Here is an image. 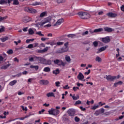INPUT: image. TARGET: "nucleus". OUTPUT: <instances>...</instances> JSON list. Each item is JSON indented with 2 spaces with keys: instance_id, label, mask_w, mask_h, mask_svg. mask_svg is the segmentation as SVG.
Masks as SVG:
<instances>
[{
  "instance_id": "1",
  "label": "nucleus",
  "mask_w": 124,
  "mask_h": 124,
  "mask_svg": "<svg viewBox=\"0 0 124 124\" xmlns=\"http://www.w3.org/2000/svg\"><path fill=\"white\" fill-rule=\"evenodd\" d=\"M81 19H89L91 17V15L89 13L84 12H79L78 13Z\"/></svg>"
},
{
  "instance_id": "2",
  "label": "nucleus",
  "mask_w": 124,
  "mask_h": 124,
  "mask_svg": "<svg viewBox=\"0 0 124 124\" xmlns=\"http://www.w3.org/2000/svg\"><path fill=\"white\" fill-rule=\"evenodd\" d=\"M52 20V17L48 16L47 17L45 18L40 23V26H41V27H43L44 25H45V24H47V23H50L51 22V20Z\"/></svg>"
},
{
  "instance_id": "3",
  "label": "nucleus",
  "mask_w": 124,
  "mask_h": 124,
  "mask_svg": "<svg viewBox=\"0 0 124 124\" xmlns=\"http://www.w3.org/2000/svg\"><path fill=\"white\" fill-rule=\"evenodd\" d=\"M24 10L25 12H29V13H36V10L28 7H25Z\"/></svg>"
},
{
  "instance_id": "4",
  "label": "nucleus",
  "mask_w": 124,
  "mask_h": 124,
  "mask_svg": "<svg viewBox=\"0 0 124 124\" xmlns=\"http://www.w3.org/2000/svg\"><path fill=\"white\" fill-rule=\"evenodd\" d=\"M105 112V109L103 108H101L99 110H96L94 113L95 116H99V115H101V114H103Z\"/></svg>"
},
{
  "instance_id": "5",
  "label": "nucleus",
  "mask_w": 124,
  "mask_h": 124,
  "mask_svg": "<svg viewBox=\"0 0 124 124\" xmlns=\"http://www.w3.org/2000/svg\"><path fill=\"white\" fill-rule=\"evenodd\" d=\"M67 113H68L69 116L73 117V116H74V115H75L76 111H75V109H69L68 110Z\"/></svg>"
},
{
  "instance_id": "6",
  "label": "nucleus",
  "mask_w": 124,
  "mask_h": 124,
  "mask_svg": "<svg viewBox=\"0 0 124 124\" xmlns=\"http://www.w3.org/2000/svg\"><path fill=\"white\" fill-rule=\"evenodd\" d=\"M117 77L116 76L112 77V76L108 75L106 77V79L108 81H109L110 82H112V81H114V80L116 79Z\"/></svg>"
},
{
  "instance_id": "7",
  "label": "nucleus",
  "mask_w": 124,
  "mask_h": 124,
  "mask_svg": "<svg viewBox=\"0 0 124 124\" xmlns=\"http://www.w3.org/2000/svg\"><path fill=\"white\" fill-rule=\"evenodd\" d=\"M62 23H63V19L62 18L59 19L57 22H56V24L54 25V27H58V26H60Z\"/></svg>"
},
{
  "instance_id": "8",
  "label": "nucleus",
  "mask_w": 124,
  "mask_h": 124,
  "mask_svg": "<svg viewBox=\"0 0 124 124\" xmlns=\"http://www.w3.org/2000/svg\"><path fill=\"white\" fill-rule=\"evenodd\" d=\"M110 37L109 36L106 37L105 38H103L102 39V41L104 42V43H108L109 41H110Z\"/></svg>"
},
{
  "instance_id": "9",
  "label": "nucleus",
  "mask_w": 124,
  "mask_h": 124,
  "mask_svg": "<svg viewBox=\"0 0 124 124\" xmlns=\"http://www.w3.org/2000/svg\"><path fill=\"white\" fill-rule=\"evenodd\" d=\"M40 85H44V86H46L49 84V81L47 80H40Z\"/></svg>"
},
{
  "instance_id": "10",
  "label": "nucleus",
  "mask_w": 124,
  "mask_h": 124,
  "mask_svg": "<svg viewBox=\"0 0 124 124\" xmlns=\"http://www.w3.org/2000/svg\"><path fill=\"white\" fill-rule=\"evenodd\" d=\"M48 50H49V47H46V48H45L44 49H39L37 51L38 53H41V54H43V53H45V52H47V51H48Z\"/></svg>"
},
{
  "instance_id": "11",
  "label": "nucleus",
  "mask_w": 124,
  "mask_h": 124,
  "mask_svg": "<svg viewBox=\"0 0 124 124\" xmlns=\"http://www.w3.org/2000/svg\"><path fill=\"white\" fill-rule=\"evenodd\" d=\"M31 20V18L29 17L28 16H26L23 18V21L24 23H28V22H30Z\"/></svg>"
},
{
  "instance_id": "12",
  "label": "nucleus",
  "mask_w": 124,
  "mask_h": 124,
  "mask_svg": "<svg viewBox=\"0 0 124 124\" xmlns=\"http://www.w3.org/2000/svg\"><path fill=\"white\" fill-rule=\"evenodd\" d=\"M107 15L111 18H114V17H117V14L112 12L107 14Z\"/></svg>"
},
{
  "instance_id": "13",
  "label": "nucleus",
  "mask_w": 124,
  "mask_h": 124,
  "mask_svg": "<svg viewBox=\"0 0 124 124\" xmlns=\"http://www.w3.org/2000/svg\"><path fill=\"white\" fill-rule=\"evenodd\" d=\"M105 31H107L108 32H112L113 31V29L107 27L104 28Z\"/></svg>"
},
{
  "instance_id": "14",
  "label": "nucleus",
  "mask_w": 124,
  "mask_h": 124,
  "mask_svg": "<svg viewBox=\"0 0 124 124\" xmlns=\"http://www.w3.org/2000/svg\"><path fill=\"white\" fill-rule=\"evenodd\" d=\"M77 78L78 80H83V79H84V75H83V74H82V73L79 72V74L78 75Z\"/></svg>"
},
{
  "instance_id": "15",
  "label": "nucleus",
  "mask_w": 124,
  "mask_h": 124,
  "mask_svg": "<svg viewBox=\"0 0 124 124\" xmlns=\"http://www.w3.org/2000/svg\"><path fill=\"white\" fill-rule=\"evenodd\" d=\"M44 64H46V65H51V64H52V61H51L50 60H46L44 61Z\"/></svg>"
},
{
  "instance_id": "16",
  "label": "nucleus",
  "mask_w": 124,
  "mask_h": 124,
  "mask_svg": "<svg viewBox=\"0 0 124 124\" xmlns=\"http://www.w3.org/2000/svg\"><path fill=\"white\" fill-rule=\"evenodd\" d=\"M53 116H58L60 114V110L53 108Z\"/></svg>"
},
{
  "instance_id": "17",
  "label": "nucleus",
  "mask_w": 124,
  "mask_h": 124,
  "mask_svg": "<svg viewBox=\"0 0 124 124\" xmlns=\"http://www.w3.org/2000/svg\"><path fill=\"white\" fill-rule=\"evenodd\" d=\"M107 49V47L106 46H103L101 47L97 52V54H99V53H100V52H103V51H105Z\"/></svg>"
},
{
  "instance_id": "18",
  "label": "nucleus",
  "mask_w": 124,
  "mask_h": 124,
  "mask_svg": "<svg viewBox=\"0 0 124 124\" xmlns=\"http://www.w3.org/2000/svg\"><path fill=\"white\" fill-rule=\"evenodd\" d=\"M10 65H11V64L8 63L6 65L2 66L1 67V69H4V70L7 69V68H8V67H9V66H10Z\"/></svg>"
},
{
  "instance_id": "19",
  "label": "nucleus",
  "mask_w": 124,
  "mask_h": 124,
  "mask_svg": "<svg viewBox=\"0 0 124 124\" xmlns=\"http://www.w3.org/2000/svg\"><path fill=\"white\" fill-rule=\"evenodd\" d=\"M62 50V53H66L68 51V47H64L61 48Z\"/></svg>"
},
{
  "instance_id": "20",
  "label": "nucleus",
  "mask_w": 124,
  "mask_h": 124,
  "mask_svg": "<svg viewBox=\"0 0 124 124\" xmlns=\"http://www.w3.org/2000/svg\"><path fill=\"white\" fill-rule=\"evenodd\" d=\"M101 31H103V29L102 28H99L97 29H95L93 31V32L96 33V32H100Z\"/></svg>"
},
{
  "instance_id": "21",
  "label": "nucleus",
  "mask_w": 124,
  "mask_h": 124,
  "mask_svg": "<svg viewBox=\"0 0 124 124\" xmlns=\"http://www.w3.org/2000/svg\"><path fill=\"white\" fill-rule=\"evenodd\" d=\"M52 73L55 75H57V74H60V69L59 68H57L56 69V70L53 71Z\"/></svg>"
},
{
  "instance_id": "22",
  "label": "nucleus",
  "mask_w": 124,
  "mask_h": 124,
  "mask_svg": "<svg viewBox=\"0 0 124 124\" xmlns=\"http://www.w3.org/2000/svg\"><path fill=\"white\" fill-rule=\"evenodd\" d=\"M46 96L47 97H50L53 96V97H55V94H54L53 93H49L46 94Z\"/></svg>"
},
{
  "instance_id": "23",
  "label": "nucleus",
  "mask_w": 124,
  "mask_h": 124,
  "mask_svg": "<svg viewBox=\"0 0 124 124\" xmlns=\"http://www.w3.org/2000/svg\"><path fill=\"white\" fill-rule=\"evenodd\" d=\"M30 68H34L36 71L38 70V69L39 68V66L38 65H31L30 66Z\"/></svg>"
},
{
  "instance_id": "24",
  "label": "nucleus",
  "mask_w": 124,
  "mask_h": 124,
  "mask_svg": "<svg viewBox=\"0 0 124 124\" xmlns=\"http://www.w3.org/2000/svg\"><path fill=\"white\" fill-rule=\"evenodd\" d=\"M44 71H45V72H50V71H51V69H50L49 67H46L44 68Z\"/></svg>"
},
{
  "instance_id": "25",
  "label": "nucleus",
  "mask_w": 124,
  "mask_h": 124,
  "mask_svg": "<svg viewBox=\"0 0 124 124\" xmlns=\"http://www.w3.org/2000/svg\"><path fill=\"white\" fill-rule=\"evenodd\" d=\"M53 62L55 64H58V65H59V64L61 63V61L59 59H56L53 61Z\"/></svg>"
},
{
  "instance_id": "26",
  "label": "nucleus",
  "mask_w": 124,
  "mask_h": 124,
  "mask_svg": "<svg viewBox=\"0 0 124 124\" xmlns=\"http://www.w3.org/2000/svg\"><path fill=\"white\" fill-rule=\"evenodd\" d=\"M0 40L2 41V42H5V41H6V40H8V37L5 36L3 38H1Z\"/></svg>"
},
{
  "instance_id": "27",
  "label": "nucleus",
  "mask_w": 124,
  "mask_h": 124,
  "mask_svg": "<svg viewBox=\"0 0 124 124\" xmlns=\"http://www.w3.org/2000/svg\"><path fill=\"white\" fill-rule=\"evenodd\" d=\"M16 83H17V80H13L11 82H10L9 84V85L10 86H14V85H15V84H16Z\"/></svg>"
},
{
  "instance_id": "28",
  "label": "nucleus",
  "mask_w": 124,
  "mask_h": 124,
  "mask_svg": "<svg viewBox=\"0 0 124 124\" xmlns=\"http://www.w3.org/2000/svg\"><path fill=\"white\" fill-rule=\"evenodd\" d=\"M65 64H66V62H63L62 61H60V63L58 64V65L59 66H61V65H62V66H65Z\"/></svg>"
},
{
  "instance_id": "29",
  "label": "nucleus",
  "mask_w": 124,
  "mask_h": 124,
  "mask_svg": "<svg viewBox=\"0 0 124 124\" xmlns=\"http://www.w3.org/2000/svg\"><path fill=\"white\" fill-rule=\"evenodd\" d=\"M76 36V34H69L67 35V37H70L71 38H74Z\"/></svg>"
},
{
  "instance_id": "30",
  "label": "nucleus",
  "mask_w": 124,
  "mask_h": 124,
  "mask_svg": "<svg viewBox=\"0 0 124 124\" xmlns=\"http://www.w3.org/2000/svg\"><path fill=\"white\" fill-rule=\"evenodd\" d=\"M123 84V81H119L116 83H114V87H117L118 85H122Z\"/></svg>"
},
{
  "instance_id": "31",
  "label": "nucleus",
  "mask_w": 124,
  "mask_h": 124,
  "mask_svg": "<svg viewBox=\"0 0 124 124\" xmlns=\"http://www.w3.org/2000/svg\"><path fill=\"white\" fill-rule=\"evenodd\" d=\"M56 54H62V50L61 48H59L56 51Z\"/></svg>"
},
{
  "instance_id": "32",
  "label": "nucleus",
  "mask_w": 124,
  "mask_h": 124,
  "mask_svg": "<svg viewBox=\"0 0 124 124\" xmlns=\"http://www.w3.org/2000/svg\"><path fill=\"white\" fill-rule=\"evenodd\" d=\"M66 62H70V61H71V59H70V57L68 56H66L65 58Z\"/></svg>"
},
{
  "instance_id": "33",
  "label": "nucleus",
  "mask_w": 124,
  "mask_h": 124,
  "mask_svg": "<svg viewBox=\"0 0 124 124\" xmlns=\"http://www.w3.org/2000/svg\"><path fill=\"white\" fill-rule=\"evenodd\" d=\"M12 1H13L14 5H18L19 4V1L18 0H12Z\"/></svg>"
},
{
  "instance_id": "34",
  "label": "nucleus",
  "mask_w": 124,
  "mask_h": 124,
  "mask_svg": "<svg viewBox=\"0 0 124 124\" xmlns=\"http://www.w3.org/2000/svg\"><path fill=\"white\" fill-rule=\"evenodd\" d=\"M46 14H47L46 12H43L40 15V17L41 18H42V17H44V16H45V15H46Z\"/></svg>"
},
{
  "instance_id": "35",
  "label": "nucleus",
  "mask_w": 124,
  "mask_h": 124,
  "mask_svg": "<svg viewBox=\"0 0 124 124\" xmlns=\"http://www.w3.org/2000/svg\"><path fill=\"white\" fill-rule=\"evenodd\" d=\"M96 62H100L102 60L99 57L97 56L95 59Z\"/></svg>"
},
{
  "instance_id": "36",
  "label": "nucleus",
  "mask_w": 124,
  "mask_h": 124,
  "mask_svg": "<svg viewBox=\"0 0 124 124\" xmlns=\"http://www.w3.org/2000/svg\"><path fill=\"white\" fill-rule=\"evenodd\" d=\"M29 116H30V115H26L24 117L16 118V120H18V119H19V120H25V119H26V118H29Z\"/></svg>"
},
{
  "instance_id": "37",
  "label": "nucleus",
  "mask_w": 124,
  "mask_h": 124,
  "mask_svg": "<svg viewBox=\"0 0 124 124\" xmlns=\"http://www.w3.org/2000/svg\"><path fill=\"white\" fill-rule=\"evenodd\" d=\"M7 18H8L7 16H5L4 17L0 16V22L1 21H4V20H6Z\"/></svg>"
},
{
  "instance_id": "38",
  "label": "nucleus",
  "mask_w": 124,
  "mask_h": 124,
  "mask_svg": "<svg viewBox=\"0 0 124 124\" xmlns=\"http://www.w3.org/2000/svg\"><path fill=\"white\" fill-rule=\"evenodd\" d=\"M37 61L40 62H42V61H43V62H44V61H46V59H43L42 57H38Z\"/></svg>"
},
{
  "instance_id": "39",
  "label": "nucleus",
  "mask_w": 124,
  "mask_h": 124,
  "mask_svg": "<svg viewBox=\"0 0 124 124\" xmlns=\"http://www.w3.org/2000/svg\"><path fill=\"white\" fill-rule=\"evenodd\" d=\"M0 4H7V2L4 0H0Z\"/></svg>"
},
{
  "instance_id": "40",
  "label": "nucleus",
  "mask_w": 124,
  "mask_h": 124,
  "mask_svg": "<svg viewBox=\"0 0 124 124\" xmlns=\"http://www.w3.org/2000/svg\"><path fill=\"white\" fill-rule=\"evenodd\" d=\"M36 34H38V35H39V36H42V37L44 36V34H42L41 33V31H40L36 32Z\"/></svg>"
},
{
  "instance_id": "41",
  "label": "nucleus",
  "mask_w": 124,
  "mask_h": 124,
  "mask_svg": "<svg viewBox=\"0 0 124 124\" xmlns=\"http://www.w3.org/2000/svg\"><path fill=\"white\" fill-rule=\"evenodd\" d=\"M63 121H68V118H66V114H64L62 117Z\"/></svg>"
},
{
  "instance_id": "42",
  "label": "nucleus",
  "mask_w": 124,
  "mask_h": 124,
  "mask_svg": "<svg viewBox=\"0 0 124 124\" xmlns=\"http://www.w3.org/2000/svg\"><path fill=\"white\" fill-rule=\"evenodd\" d=\"M7 53L8 54V55H11L13 54V50L12 49H9L7 51Z\"/></svg>"
},
{
  "instance_id": "43",
  "label": "nucleus",
  "mask_w": 124,
  "mask_h": 124,
  "mask_svg": "<svg viewBox=\"0 0 124 124\" xmlns=\"http://www.w3.org/2000/svg\"><path fill=\"white\" fill-rule=\"evenodd\" d=\"M48 114L49 115H53V116H54V112H53V108H51V110H48Z\"/></svg>"
},
{
  "instance_id": "44",
  "label": "nucleus",
  "mask_w": 124,
  "mask_h": 124,
  "mask_svg": "<svg viewBox=\"0 0 124 124\" xmlns=\"http://www.w3.org/2000/svg\"><path fill=\"white\" fill-rule=\"evenodd\" d=\"M29 32L30 34H33L34 33V32L33 31V30L31 29H30L29 30Z\"/></svg>"
},
{
  "instance_id": "45",
  "label": "nucleus",
  "mask_w": 124,
  "mask_h": 124,
  "mask_svg": "<svg viewBox=\"0 0 124 124\" xmlns=\"http://www.w3.org/2000/svg\"><path fill=\"white\" fill-rule=\"evenodd\" d=\"M58 3H62L63 2H65L66 0H57Z\"/></svg>"
},
{
  "instance_id": "46",
  "label": "nucleus",
  "mask_w": 124,
  "mask_h": 124,
  "mask_svg": "<svg viewBox=\"0 0 124 124\" xmlns=\"http://www.w3.org/2000/svg\"><path fill=\"white\" fill-rule=\"evenodd\" d=\"M98 107H99V106L97 105V106H94L93 107H92L91 108V109L92 110H95V109H97V108H98Z\"/></svg>"
},
{
  "instance_id": "47",
  "label": "nucleus",
  "mask_w": 124,
  "mask_h": 124,
  "mask_svg": "<svg viewBox=\"0 0 124 124\" xmlns=\"http://www.w3.org/2000/svg\"><path fill=\"white\" fill-rule=\"evenodd\" d=\"M87 34H89V31H86L85 32H84L83 33H82L81 34L82 36H84L85 35H87Z\"/></svg>"
},
{
  "instance_id": "48",
  "label": "nucleus",
  "mask_w": 124,
  "mask_h": 124,
  "mask_svg": "<svg viewBox=\"0 0 124 124\" xmlns=\"http://www.w3.org/2000/svg\"><path fill=\"white\" fill-rule=\"evenodd\" d=\"M75 121L78 123V122H80V118H78V117L76 116L75 117Z\"/></svg>"
},
{
  "instance_id": "49",
  "label": "nucleus",
  "mask_w": 124,
  "mask_h": 124,
  "mask_svg": "<svg viewBox=\"0 0 124 124\" xmlns=\"http://www.w3.org/2000/svg\"><path fill=\"white\" fill-rule=\"evenodd\" d=\"M81 103H82V102L81 101L78 100L76 102V103H75V105L81 104Z\"/></svg>"
},
{
  "instance_id": "50",
  "label": "nucleus",
  "mask_w": 124,
  "mask_h": 124,
  "mask_svg": "<svg viewBox=\"0 0 124 124\" xmlns=\"http://www.w3.org/2000/svg\"><path fill=\"white\" fill-rule=\"evenodd\" d=\"M1 28L0 29V32H2L3 31H4V26H1Z\"/></svg>"
},
{
  "instance_id": "51",
  "label": "nucleus",
  "mask_w": 124,
  "mask_h": 124,
  "mask_svg": "<svg viewBox=\"0 0 124 124\" xmlns=\"http://www.w3.org/2000/svg\"><path fill=\"white\" fill-rule=\"evenodd\" d=\"M63 42H58L57 43V45L58 46H60L61 45H62L63 44Z\"/></svg>"
},
{
  "instance_id": "52",
  "label": "nucleus",
  "mask_w": 124,
  "mask_h": 124,
  "mask_svg": "<svg viewBox=\"0 0 124 124\" xmlns=\"http://www.w3.org/2000/svg\"><path fill=\"white\" fill-rule=\"evenodd\" d=\"M93 45L95 47H97V46L98 45V43L97 42L95 41L93 43Z\"/></svg>"
},
{
  "instance_id": "53",
  "label": "nucleus",
  "mask_w": 124,
  "mask_h": 124,
  "mask_svg": "<svg viewBox=\"0 0 124 124\" xmlns=\"http://www.w3.org/2000/svg\"><path fill=\"white\" fill-rule=\"evenodd\" d=\"M59 85H61V82H60V81H57L55 82V85L57 87H60Z\"/></svg>"
},
{
  "instance_id": "54",
  "label": "nucleus",
  "mask_w": 124,
  "mask_h": 124,
  "mask_svg": "<svg viewBox=\"0 0 124 124\" xmlns=\"http://www.w3.org/2000/svg\"><path fill=\"white\" fill-rule=\"evenodd\" d=\"M27 48H29V49H31V48H33V45L30 44L29 45H28Z\"/></svg>"
},
{
  "instance_id": "55",
  "label": "nucleus",
  "mask_w": 124,
  "mask_h": 124,
  "mask_svg": "<svg viewBox=\"0 0 124 124\" xmlns=\"http://www.w3.org/2000/svg\"><path fill=\"white\" fill-rule=\"evenodd\" d=\"M29 60V62H34V57L30 58Z\"/></svg>"
},
{
  "instance_id": "56",
  "label": "nucleus",
  "mask_w": 124,
  "mask_h": 124,
  "mask_svg": "<svg viewBox=\"0 0 124 124\" xmlns=\"http://www.w3.org/2000/svg\"><path fill=\"white\" fill-rule=\"evenodd\" d=\"M21 108H22V110L23 111H28V108H27V107H25L23 106H22L21 107Z\"/></svg>"
},
{
  "instance_id": "57",
  "label": "nucleus",
  "mask_w": 124,
  "mask_h": 124,
  "mask_svg": "<svg viewBox=\"0 0 124 124\" xmlns=\"http://www.w3.org/2000/svg\"><path fill=\"white\" fill-rule=\"evenodd\" d=\"M7 3H8L10 4V3H11V2L13 0H4Z\"/></svg>"
},
{
  "instance_id": "58",
  "label": "nucleus",
  "mask_w": 124,
  "mask_h": 124,
  "mask_svg": "<svg viewBox=\"0 0 124 124\" xmlns=\"http://www.w3.org/2000/svg\"><path fill=\"white\" fill-rule=\"evenodd\" d=\"M90 73H91V70L89 69L88 70V72L84 73V74L85 75H89V74H90Z\"/></svg>"
},
{
  "instance_id": "59",
  "label": "nucleus",
  "mask_w": 124,
  "mask_h": 124,
  "mask_svg": "<svg viewBox=\"0 0 124 124\" xmlns=\"http://www.w3.org/2000/svg\"><path fill=\"white\" fill-rule=\"evenodd\" d=\"M3 60H4V58L3 57H2L1 55H0V62H2V61H3Z\"/></svg>"
},
{
  "instance_id": "60",
  "label": "nucleus",
  "mask_w": 124,
  "mask_h": 124,
  "mask_svg": "<svg viewBox=\"0 0 124 124\" xmlns=\"http://www.w3.org/2000/svg\"><path fill=\"white\" fill-rule=\"evenodd\" d=\"M69 86H68V85H66L65 86L63 87V88H64L65 90H66V89H69Z\"/></svg>"
},
{
  "instance_id": "61",
  "label": "nucleus",
  "mask_w": 124,
  "mask_h": 124,
  "mask_svg": "<svg viewBox=\"0 0 124 124\" xmlns=\"http://www.w3.org/2000/svg\"><path fill=\"white\" fill-rule=\"evenodd\" d=\"M40 3L38 2H35L34 3H33L32 5H39Z\"/></svg>"
},
{
  "instance_id": "62",
  "label": "nucleus",
  "mask_w": 124,
  "mask_h": 124,
  "mask_svg": "<svg viewBox=\"0 0 124 124\" xmlns=\"http://www.w3.org/2000/svg\"><path fill=\"white\" fill-rule=\"evenodd\" d=\"M49 44L51 46H53V45H56V44H57L56 43H55V42H53L50 43Z\"/></svg>"
},
{
  "instance_id": "63",
  "label": "nucleus",
  "mask_w": 124,
  "mask_h": 124,
  "mask_svg": "<svg viewBox=\"0 0 124 124\" xmlns=\"http://www.w3.org/2000/svg\"><path fill=\"white\" fill-rule=\"evenodd\" d=\"M38 57L34 56V62H37V61L38 60Z\"/></svg>"
},
{
  "instance_id": "64",
  "label": "nucleus",
  "mask_w": 124,
  "mask_h": 124,
  "mask_svg": "<svg viewBox=\"0 0 124 124\" xmlns=\"http://www.w3.org/2000/svg\"><path fill=\"white\" fill-rule=\"evenodd\" d=\"M80 109L82 110V111H86V108H83V107H80Z\"/></svg>"
}]
</instances>
